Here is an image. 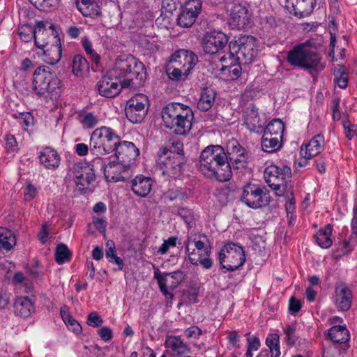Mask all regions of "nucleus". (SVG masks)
I'll return each instance as SVG.
<instances>
[{"label":"nucleus","instance_id":"f257e3e1","mask_svg":"<svg viewBox=\"0 0 357 357\" xmlns=\"http://www.w3.org/2000/svg\"><path fill=\"white\" fill-rule=\"evenodd\" d=\"M199 170L208 178H215L220 182L229 181L232 176L230 163L221 146L211 145L201 153Z\"/></svg>","mask_w":357,"mask_h":357},{"label":"nucleus","instance_id":"f03ea898","mask_svg":"<svg viewBox=\"0 0 357 357\" xmlns=\"http://www.w3.org/2000/svg\"><path fill=\"white\" fill-rule=\"evenodd\" d=\"M111 75L119 79L122 88L136 89L146 79V70L142 62L131 54H121L115 61Z\"/></svg>","mask_w":357,"mask_h":357},{"label":"nucleus","instance_id":"7ed1b4c3","mask_svg":"<svg viewBox=\"0 0 357 357\" xmlns=\"http://www.w3.org/2000/svg\"><path fill=\"white\" fill-rule=\"evenodd\" d=\"M162 119L165 127L174 134L186 135L192 128L194 114L190 107L172 102L163 108Z\"/></svg>","mask_w":357,"mask_h":357},{"label":"nucleus","instance_id":"20e7f679","mask_svg":"<svg viewBox=\"0 0 357 357\" xmlns=\"http://www.w3.org/2000/svg\"><path fill=\"white\" fill-rule=\"evenodd\" d=\"M288 62L294 66L307 70L312 76L326 66L321 56L307 43L295 46L287 54Z\"/></svg>","mask_w":357,"mask_h":357},{"label":"nucleus","instance_id":"39448f33","mask_svg":"<svg viewBox=\"0 0 357 357\" xmlns=\"http://www.w3.org/2000/svg\"><path fill=\"white\" fill-rule=\"evenodd\" d=\"M33 90L39 97L56 100L61 93V81L49 66H39L33 75Z\"/></svg>","mask_w":357,"mask_h":357},{"label":"nucleus","instance_id":"423d86ee","mask_svg":"<svg viewBox=\"0 0 357 357\" xmlns=\"http://www.w3.org/2000/svg\"><path fill=\"white\" fill-rule=\"evenodd\" d=\"M291 169L287 165L278 167L275 165L268 166L264 170V178L268 185L275 190L278 196H293V189L289 180Z\"/></svg>","mask_w":357,"mask_h":357},{"label":"nucleus","instance_id":"0eeeda50","mask_svg":"<svg viewBox=\"0 0 357 357\" xmlns=\"http://www.w3.org/2000/svg\"><path fill=\"white\" fill-rule=\"evenodd\" d=\"M120 142V138L110 128L101 127L96 129L91 135L90 153L95 158H102V156L114 151Z\"/></svg>","mask_w":357,"mask_h":357},{"label":"nucleus","instance_id":"6e6552de","mask_svg":"<svg viewBox=\"0 0 357 357\" xmlns=\"http://www.w3.org/2000/svg\"><path fill=\"white\" fill-rule=\"evenodd\" d=\"M230 57L240 64L251 63L257 55L255 38L252 36H241L229 44Z\"/></svg>","mask_w":357,"mask_h":357},{"label":"nucleus","instance_id":"1a4fd4ad","mask_svg":"<svg viewBox=\"0 0 357 357\" xmlns=\"http://www.w3.org/2000/svg\"><path fill=\"white\" fill-rule=\"evenodd\" d=\"M218 260L222 269L225 271H234L242 266L245 261V255L241 246L229 243L221 248Z\"/></svg>","mask_w":357,"mask_h":357},{"label":"nucleus","instance_id":"9d476101","mask_svg":"<svg viewBox=\"0 0 357 357\" xmlns=\"http://www.w3.org/2000/svg\"><path fill=\"white\" fill-rule=\"evenodd\" d=\"M101 158H94L90 163L77 162L73 165L71 170L78 190L84 192L95 181V169L98 168Z\"/></svg>","mask_w":357,"mask_h":357},{"label":"nucleus","instance_id":"9b49d317","mask_svg":"<svg viewBox=\"0 0 357 357\" xmlns=\"http://www.w3.org/2000/svg\"><path fill=\"white\" fill-rule=\"evenodd\" d=\"M149 99L142 93L137 94L129 99L125 108L127 119L133 123H141L148 111Z\"/></svg>","mask_w":357,"mask_h":357},{"label":"nucleus","instance_id":"f8f14e48","mask_svg":"<svg viewBox=\"0 0 357 357\" xmlns=\"http://www.w3.org/2000/svg\"><path fill=\"white\" fill-rule=\"evenodd\" d=\"M176 157L158 153L157 165L163 175L169 178H176L181 172L185 163L184 155H175Z\"/></svg>","mask_w":357,"mask_h":357},{"label":"nucleus","instance_id":"ddd939ff","mask_svg":"<svg viewBox=\"0 0 357 357\" xmlns=\"http://www.w3.org/2000/svg\"><path fill=\"white\" fill-rule=\"evenodd\" d=\"M241 200L252 208H259L268 204V197L257 185L248 184L243 188Z\"/></svg>","mask_w":357,"mask_h":357},{"label":"nucleus","instance_id":"4468645a","mask_svg":"<svg viewBox=\"0 0 357 357\" xmlns=\"http://www.w3.org/2000/svg\"><path fill=\"white\" fill-rule=\"evenodd\" d=\"M227 162L234 169L244 168L249 158V153L236 141H232L227 145Z\"/></svg>","mask_w":357,"mask_h":357},{"label":"nucleus","instance_id":"2eb2a0df","mask_svg":"<svg viewBox=\"0 0 357 357\" xmlns=\"http://www.w3.org/2000/svg\"><path fill=\"white\" fill-rule=\"evenodd\" d=\"M154 277L157 280L160 289L162 294L165 296H169L170 298H172L173 294L167 290V288L169 287L173 289L176 287L178 284L183 281L184 273L181 271L165 274L155 272Z\"/></svg>","mask_w":357,"mask_h":357},{"label":"nucleus","instance_id":"dca6fc26","mask_svg":"<svg viewBox=\"0 0 357 357\" xmlns=\"http://www.w3.org/2000/svg\"><path fill=\"white\" fill-rule=\"evenodd\" d=\"M227 36L221 31L206 33L202 39V48L207 54H214L225 47Z\"/></svg>","mask_w":357,"mask_h":357},{"label":"nucleus","instance_id":"f3484780","mask_svg":"<svg viewBox=\"0 0 357 357\" xmlns=\"http://www.w3.org/2000/svg\"><path fill=\"white\" fill-rule=\"evenodd\" d=\"M114 151L116 159L129 168L135 163V159L139 155V151L135 145L127 141H120Z\"/></svg>","mask_w":357,"mask_h":357},{"label":"nucleus","instance_id":"a211bd4d","mask_svg":"<svg viewBox=\"0 0 357 357\" xmlns=\"http://www.w3.org/2000/svg\"><path fill=\"white\" fill-rule=\"evenodd\" d=\"M316 6L315 0H286L285 8L298 18L309 16Z\"/></svg>","mask_w":357,"mask_h":357},{"label":"nucleus","instance_id":"6ab92c4d","mask_svg":"<svg viewBox=\"0 0 357 357\" xmlns=\"http://www.w3.org/2000/svg\"><path fill=\"white\" fill-rule=\"evenodd\" d=\"M119 79L111 75V70L98 82L96 89L100 95L106 98H113L120 93Z\"/></svg>","mask_w":357,"mask_h":357},{"label":"nucleus","instance_id":"aec40b11","mask_svg":"<svg viewBox=\"0 0 357 357\" xmlns=\"http://www.w3.org/2000/svg\"><path fill=\"white\" fill-rule=\"evenodd\" d=\"M103 170L105 178L110 182H118L124 181V177L121 175L123 172L129 169L128 166H124L123 164L118 160L117 162L114 161H109L106 164L103 158H101V162L98 164V168Z\"/></svg>","mask_w":357,"mask_h":357},{"label":"nucleus","instance_id":"412c9836","mask_svg":"<svg viewBox=\"0 0 357 357\" xmlns=\"http://www.w3.org/2000/svg\"><path fill=\"white\" fill-rule=\"evenodd\" d=\"M198 61V58L192 52L186 50H179L173 54L170 63L185 69L190 73Z\"/></svg>","mask_w":357,"mask_h":357},{"label":"nucleus","instance_id":"4be33fe9","mask_svg":"<svg viewBox=\"0 0 357 357\" xmlns=\"http://www.w3.org/2000/svg\"><path fill=\"white\" fill-rule=\"evenodd\" d=\"M50 28H52L53 44L49 48H44L43 50L45 56L44 61L50 65H54L61 59V45L54 26L50 24Z\"/></svg>","mask_w":357,"mask_h":357},{"label":"nucleus","instance_id":"5701e85b","mask_svg":"<svg viewBox=\"0 0 357 357\" xmlns=\"http://www.w3.org/2000/svg\"><path fill=\"white\" fill-rule=\"evenodd\" d=\"M248 20V9L241 4H234L231 8L228 20V24L231 29L241 30L244 28Z\"/></svg>","mask_w":357,"mask_h":357},{"label":"nucleus","instance_id":"b1692460","mask_svg":"<svg viewBox=\"0 0 357 357\" xmlns=\"http://www.w3.org/2000/svg\"><path fill=\"white\" fill-rule=\"evenodd\" d=\"M13 307L15 314L23 319L31 317L36 311L33 301L28 296H20L17 298Z\"/></svg>","mask_w":357,"mask_h":357},{"label":"nucleus","instance_id":"393cba45","mask_svg":"<svg viewBox=\"0 0 357 357\" xmlns=\"http://www.w3.org/2000/svg\"><path fill=\"white\" fill-rule=\"evenodd\" d=\"M324 139L323 135H317L311 139L308 144H305V148L301 146V154L305 159H310L320 153L324 149Z\"/></svg>","mask_w":357,"mask_h":357},{"label":"nucleus","instance_id":"a878e982","mask_svg":"<svg viewBox=\"0 0 357 357\" xmlns=\"http://www.w3.org/2000/svg\"><path fill=\"white\" fill-rule=\"evenodd\" d=\"M34 34L35 45L40 49L43 50L47 47L50 39L53 40L52 28H50V26L48 29H46L42 21L37 22L36 27L34 29Z\"/></svg>","mask_w":357,"mask_h":357},{"label":"nucleus","instance_id":"bb28decb","mask_svg":"<svg viewBox=\"0 0 357 357\" xmlns=\"http://www.w3.org/2000/svg\"><path fill=\"white\" fill-rule=\"evenodd\" d=\"M335 305L342 311L348 310L351 305L352 295L350 289L344 284L338 285L335 289Z\"/></svg>","mask_w":357,"mask_h":357},{"label":"nucleus","instance_id":"cd10ccee","mask_svg":"<svg viewBox=\"0 0 357 357\" xmlns=\"http://www.w3.org/2000/svg\"><path fill=\"white\" fill-rule=\"evenodd\" d=\"M39 160L46 169H54L60 164V157L56 150L51 147L44 148L40 153Z\"/></svg>","mask_w":357,"mask_h":357},{"label":"nucleus","instance_id":"c85d7f7f","mask_svg":"<svg viewBox=\"0 0 357 357\" xmlns=\"http://www.w3.org/2000/svg\"><path fill=\"white\" fill-rule=\"evenodd\" d=\"M245 123L251 132L259 133L264 130V123L259 119L258 109L254 105H250L247 109Z\"/></svg>","mask_w":357,"mask_h":357},{"label":"nucleus","instance_id":"c756f323","mask_svg":"<svg viewBox=\"0 0 357 357\" xmlns=\"http://www.w3.org/2000/svg\"><path fill=\"white\" fill-rule=\"evenodd\" d=\"M152 183V180L149 177L142 176H136V178L132 181L131 188L133 192L137 196L145 197L150 193Z\"/></svg>","mask_w":357,"mask_h":357},{"label":"nucleus","instance_id":"7c9ffc66","mask_svg":"<svg viewBox=\"0 0 357 357\" xmlns=\"http://www.w3.org/2000/svg\"><path fill=\"white\" fill-rule=\"evenodd\" d=\"M16 245V237L14 233L6 228L0 227V257L5 252L12 250Z\"/></svg>","mask_w":357,"mask_h":357},{"label":"nucleus","instance_id":"2f4dec72","mask_svg":"<svg viewBox=\"0 0 357 357\" xmlns=\"http://www.w3.org/2000/svg\"><path fill=\"white\" fill-rule=\"evenodd\" d=\"M216 93L211 88H205L201 93L197 108L203 112L209 110L214 104Z\"/></svg>","mask_w":357,"mask_h":357},{"label":"nucleus","instance_id":"473e14b6","mask_svg":"<svg viewBox=\"0 0 357 357\" xmlns=\"http://www.w3.org/2000/svg\"><path fill=\"white\" fill-rule=\"evenodd\" d=\"M328 335L334 343H347L350 339L349 331L344 326H334L328 330Z\"/></svg>","mask_w":357,"mask_h":357},{"label":"nucleus","instance_id":"72a5a7b5","mask_svg":"<svg viewBox=\"0 0 357 357\" xmlns=\"http://www.w3.org/2000/svg\"><path fill=\"white\" fill-rule=\"evenodd\" d=\"M228 59L230 61L229 63L221 67L220 73L229 79L235 80L238 79L241 74L242 64L235 61L233 57H230V55H229Z\"/></svg>","mask_w":357,"mask_h":357},{"label":"nucleus","instance_id":"f704fd0d","mask_svg":"<svg viewBox=\"0 0 357 357\" xmlns=\"http://www.w3.org/2000/svg\"><path fill=\"white\" fill-rule=\"evenodd\" d=\"M77 7L84 16L92 17L100 13V8L92 0H76Z\"/></svg>","mask_w":357,"mask_h":357},{"label":"nucleus","instance_id":"c9c22d12","mask_svg":"<svg viewBox=\"0 0 357 357\" xmlns=\"http://www.w3.org/2000/svg\"><path fill=\"white\" fill-rule=\"evenodd\" d=\"M332 230V225L328 224L324 229L319 230L315 235L316 241L321 248H328L332 245L331 238Z\"/></svg>","mask_w":357,"mask_h":357},{"label":"nucleus","instance_id":"e433bc0d","mask_svg":"<svg viewBox=\"0 0 357 357\" xmlns=\"http://www.w3.org/2000/svg\"><path fill=\"white\" fill-rule=\"evenodd\" d=\"M280 137L264 134L261 139L262 150L267 153H273L281 146L279 141Z\"/></svg>","mask_w":357,"mask_h":357},{"label":"nucleus","instance_id":"4c0bfd02","mask_svg":"<svg viewBox=\"0 0 357 357\" xmlns=\"http://www.w3.org/2000/svg\"><path fill=\"white\" fill-rule=\"evenodd\" d=\"M166 73L171 80L181 81L185 80L190 73L188 72V69L179 68L169 63L166 69Z\"/></svg>","mask_w":357,"mask_h":357},{"label":"nucleus","instance_id":"58836bf2","mask_svg":"<svg viewBox=\"0 0 357 357\" xmlns=\"http://www.w3.org/2000/svg\"><path fill=\"white\" fill-rule=\"evenodd\" d=\"M284 130V125L280 119H274L266 126L264 134L271 136H277L282 138Z\"/></svg>","mask_w":357,"mask_h":357},{"label":"nucleus","instance_id":"ea45409f","mask_svg":"<svg viewBox=\"0 0 357 357\" xmlns=\"http://www.w3.org/2000/svg\"><path fill=\"white\" fill-rule=\"evenodd\" d=\"M89 69V65L86 59L82 55L77 54L74 56L73 61V72L77 76H82L84 73Z\"/></svg>","mask_w":357,"mask_h":357},{"label":"nucleus","instance_id":"a19ab883","mask_svg":"<svg viewBox=\"0 0 357 357\" xmlns=\"http://www.w3.org/2000/svg\"><path fill=\"white\" fill-rule=\"evenodd\" d=\"M190 191L185 189H171L164 193L165 199L169 201L180 200L185 201L189 198Z\"/></svg>","mask_w":357,"mask_h":357},{"label":"nucleus","instance_id":"79ce46f5","mask_svg":"<svg viewBox=\"0 0 357 357\" xmlns=\"http://www.w3.org/2000/svg\"><path fill=\"white\" fill-rule=\"evenodd\" d=\"M266 344L271 352V357H279L280 356V340L278 334H269L266 339Z\"/></svg>","mask_w":357,"mask_h":357},{"label":"nucleus","instance_id":"37998d69","mask_svg":"<svg viewBox=\"0 0 357 357\" xmlns=\"http://www.w3.org/2000/svg\"><path fill=\"white\" fill-rule=\"evenodd\" d=\"M211 255V248H204V254H199V259L189 257V261L193 265H197L199 263L204 268L209 269L213 266V260L209 257Z\"/></svg>","mask_w":357,"mask_h":357},{"label":"nucleus","instance_id":"c03bdc74","mask_svg":"<svg viewBox=\"0 0 357 357\" xmlns=\"http://www.w3.org/2000/svg\"><path fill=\"white\" fill-rule=\"evenodd\" d=\"M159 153L174 157H176L175 155H184L183 144L180 140H174L169 147L162 148Z\"/></svg>","mask_w":357,"mask_h":357},{"label":"nucleus","instance_id":"a18cd8bd","mask_svg":"<svg viewBox=\"0 0 357 357\" xmlns=\"http://www.w3.org/2000/svg\"><path fill=\"white\" fill-rule=\"evenodd\" d=\"M197 17L188 12L182 8L181 11L177 17L176 21L178 26L183 28L190 27L196 21Z\"/></svg>","mask_w":357,"mask_h":357},{"label":"nucleus","instance_id":"49530a36","mask_svg":"<svg viewBox=\"0 0 357 357\" xmlns=\"http://www.w3.org/2000/svg\"><path fill=\"white\" fill-rule=\"evenodd\" d=\"M71 257V252L67 245L63 243H59L55 251V260L59 264L68 261Z\"/></svg>","mask_w":357,"mask_h":357},{"label":"nucleus","instance_id":"de8ad7c7","mask_svg":"<svg viewBox=\"0 0 357 357\" xmlns=\"http://www.w3.org/2000/svg\"><path fill=\"white\" fill-rule=\"evenodd\" d=\"M38 10L43 12L50 11L59 4V0H29Z\"/></svg>","mask_w":357,"mask_h":357},{"label":"nucleus","instance_id":"09e8293b","mask_svg":"<svg viewBox=\"0 0 357 357\" xmlns=\"http://www.w3.org/2000/svg\"><path fill=\"white\" fill-rule=\"evenodd\" d=\"M79 121L84 128L90 129L97 125L98 117L93 112H87L79 116Z\"/></svg>","mask_w":357,"mask_h":357},{"label":"nucleus","instance_id":"8fccbe9b","mask_svg":"<svg viewBox=\"0 0 357 357\" xmlns=\"http://www.w3.org/2000/svg\"><path fill=\"white\" fill-rule=\"evenodd\" d=\"M166 344L168 347L171 348L177 354H182L186 351V345L183 341L176 337H173L166 341Z\"/></svg>","mask_w":357,"mask_h":357},{"label":"nucleus","instance_id":"3c124183","mask_svg":"<svg viewBox=\"0 0 357 357\" xmlns=\"http://www.w3.org/2000/svg\"><path fill=\"white\" fill-rule=\"evenodd\" d=\"M183 9L193 14L196 17L201 13L202 9V2L201 0H188L185 2Z\"/></svg>","mask_w":357,"mask_h":357},{"label":"nucleus","instance_id":"603ef678","mask_svg":"<svg viewBox=\"0 0 357 357\" xmlns=\"http://www.w3.org/2000/svg\"><path fill=\"white\" fill-rule=\"evenodd\" d=\"M105 256L111 263H115L119 266V269L121 270L123 266V260L116 254L115 248H109L106 250Z\"/></svg>","mask_w":357,"mask_h":357},{"label":"nucleus","instance_id":"864d4df0","mask_svg":"<svg viewBox=\"0 0 357 357\" xmlns=\"http://www.w3.org/2000/svg\"><path fill=\"white\" fill-rule=\"evenodd\" d=\"M86 323L91 327L97 328L102 326L103 319L97 312L92 311L88 315Z\"/></svg>","mask_w":357,"mask_h":357},{"label":"nucleus","instance_id":"5fc2aeb1","mask_svg":"<svg viewBox=\"0 0 357 357\" xmlns=\"http://www.w3.org/2000/svg\"><path fill=\"white\" fill-rule=\"evenodd\" d=\"M284 333L286 335V342L288 345L293 346L296 344L297 337L295 335L296 326L291 325L284 329Z\"/></svg>","mask_w":357,"mask_h":357},{"label":"nucleus","instance_id":"6e6d98bb","mask_svg":"<svg viewBox=\"0 0 357 357\" xmlns=\"http://www.w3.org/2000/svg\"><path fill=\"white\" fill-rule=\"evenodd\" d=\"M178 215L184 220L188 227H192L193 223L194 218L192 213L190 210L185 208H179L178 211Z\"/></svg>","mask_w":357,"mask_h":357},{"label":"nucleus","instance_id":"4d7b16f0","mask_svg":"<svg viewBox=\"0 0 357 357\" xmlns=\"http://www.w3.org/2000/svg\"><path fill=\"white\" fill-rule=\"evenodd\" d=\"M19 35L22 40L28 43L31 41L32 38H34V29L30 26L26 28L22 27L19 29Z\"/></svg>","mask_w":357,"mask_h":357},{"label":"nucleus","instance_id":"13d9d810","mask_svg":"<svg viewBox=\"0 0 357 357\" xmlns=\"http://www.w3.org/2000/svg\"><path fill=\"white\" fill-rule=\"evenodd\" d=\"M6 149L8 152L15 153L18 151V144L14 135L8 134L5 137Z\"/></svg>","mask_w":357,"mask_h":357},{"label":"nucleus","instance_id":"bf43d9fd","mask_svg":"<svg viewBox=\"0 0 357 357\" xmlns=\"http://www.w3.org/2000/svg\"><path fill=\"white\" fill-rule=\"evenodd\" d=\"M179 5V0H162V8L167 13H172Z\"/></svg>","mask_w":357,"mask_h":357},{"label":"nucleus","instance_id":"052dcab7","mask_svg":"<svg viewBox=\"0 0 357 357\" xmlns=\"http://www.w3.org/2000/svg\"><path fill=\"white\" fill-rule=\"evenodd\" d=\"M177 237L172 236L165 240L162 245L158 248V252L160 254H165L170 247H175L176 245Z\"/></svg>","mask_w":357,"mask_h":357},{"label":"nucleus","instance_id":"680f3d73","mask_svg":"<svg viewBox=\"0 0 357 357\" xmlns=\"http://www.w3.org/2000/svg\"><path fill=\"white\" fill-rule=\"evenodd\" d=\"M38 189L33 185L29 183L24 189V195L26 201L32 200L37 195Z\"/></svg>","mask_w":357,"mask_h":357},{"label":"nucleus","instance_id":"e2e57ef3","mask_svg":"<svg viewBox=\"0 0 357 357\" xmlns=\"http://www.w3.org/2000/svg\"><path fill=\"white\" fill-rule=\"evenodd\" d=\"M98 334L105 342H108L113 337V332L112 329L108 326L102 327L98 330Z\"/></svg>","mask_w":357,"mask_h":357},{"label":"nucleus","instance_id":"0e129e2a","mask_svg":"<svg viewBox=\"0 0 357 357\" xmlns=\"http://www.w3.org/2000/svg\"><path fill=\"white\" fill-rule=\"evenodd\" d=\"M301 308V303L294 297H291L289 301V311L291 314H296Z\"/></svg>","mask_w":357,"mask_h":357},{"label":"nucleus","instance_id":"69168bd1","mask_svg":"<svg viewBox=\"0 0 357 357\" xmlns=\"http://www.w3.org/2000/svg\"><path fill=\"white\" fill-rule=\"evenodd\" d=\"M202 334V330L196 326H192L187 328L185 331V335L188 338H190V337L199 338Z\"/></svg>","mask_w":357,"mask_h":357},{"label":"nucleus","instance_id":"338daca9","mask_svg":"<svg viewBox=\"0 0 357 357\" xmlns=\"http://www.w3.org/2000/svg\"><path fill=\"white\" fill-rule=\"evenodd\" d=\"M248 347L247 349L251 351H257L260 347L261 343L260 340L257 337H254L253 338L248 337Z\"/></svg>","mask_w":357,"mask_h":357},{"label":"nucleus","instance_id":"774afa93","mask_svg":"<svg viewBox=\"0 0 357 357\" xmlns=\"http://www.w3.org/2000/svg\"><path fill=\"white\" fill-rule=\"evenodd\" d=\"M11 294L1 291L0 293V310L5 309L10 303Z\"/></svg>","mask_w":357,"mask_h":357}]
</instances>
